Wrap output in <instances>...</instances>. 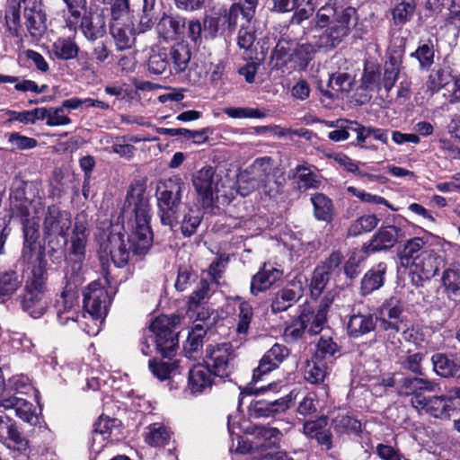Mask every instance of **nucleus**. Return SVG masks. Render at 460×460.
Listing matches in <instances>:
<instances>
[{
    "label": "nucleus",
    "mask_w": 460,
    "mask_h": 460,
    "mask_svg": "<svg viewBox=\"0 0 460 460\" xmlns=\"http://www.w3.org/2000/svg\"><path fill=\"white\" fill-rule=\"evenodd\" d=\"M339 0H329L316 13L306 33L313 43L299 44L294 49L292 58L298 61L300 67H306L315 49L332 50L349 34L356 24V10L339 4Z\"/></svg>",
    "instance_id": "nucleus-1"
},
{
    "label": "nucleus",
    "mask_w": 460,
    "mask_h": 460,
    "mask_svg": "<svg viewBox=\"0 0 460 460\" xmlns=\"http://www.w3.org/2000/svg\"><path fill=\"white\" fill-rule=\"evenodd\" d=\"M132 208L133 218H129L125 229L128 232L127 240L124 234H111L107 242L101 245V259L110 256L114 265L122 268L128 264L130 252L135 254L146 252L151 246L153 234L150 227V207L144 191L130 190L127 194L125 207Z\"/></svg>",
    "instance_id": "nucleus-2"
},
{
    "label": "nucleus",
    "mask_w": 460,
    "mask_h": 460,
    "mask_svg": "<svg viewBox=\"0 0 460 460\" xmlns=\"http://www.w3.org/2000/svg\"><path fill=\"white\" fill-rule=\"evenodd\" d=\"M236 195L248 196L255 190L270 197L275 198L280 194L284 185V178L277 176L274 161L269 156L256 158L248 167L237 175Z\"/></svg>",
    "instance_id": "nucleus-3"
},
{
    "label": "nucleus",
    "mask_w": 460,
    "mask_h": 460,
    "mask_svg": "<svg viewBox=\"0 0 460 460\" xmlns=\"http://www.w3.org/2000/svg\"><path fill=\"white\" fill-rule=\"evenodd\" d=\"M191 181L203 208H212L220 199L222 202L229 203L236 196V190L232 181L226 177L224 178L210 165L197 171Z\"/></svg>",
    "instance_id": "nucleus-4"
},
{
    "label": "nucleus",
    "mask_w": 460,
    "mask_h": 460,
    "mask_svg": "<svg viewBox=\"0 0 460 460\" xmlns=\"http://www.w3.org/2000/svg\"><path fill=\"white\" fill-rule=\"evenodd\" d=\"M72 225L71 214L58 207L49 206L43 220V235L47 252L54 263H60L66 257V234Z\"/></svg>",
    "instance_id": "nucleus-5"
},
{
    "label": "nucleus",
    "mask_w": 460,
    "mask_h": 460,
    "mask_svg": "<svg viewBox=\"0 0 460 460\" xmlns=\"http://www.w3.org/2000/svg\"><path fill=\"white\" fill-rule=\"evenodd\" d=\"M37 260L38 264L32 266L27 276L22 300L23 310L33 318L43 315L48 306L45 262L40 257Z\"/></svg>",
    "instance_id": "nucleus-6"
},
{
    "label": "nucleus",
    "mask_w": 460,
    "mask_h": 460,
    "mask_svg": "<svg viewBox=\"0 0 460 460\" xmlns=\"http://www.w3.org/2000/svg\"><path fill=\"white\" fill-rule=\"evenodd\" d=\"M185 182L178 176L160 181L156 189L159 214L163 225L172 226L178 222V207Z\"/></svg>",
    "instance_id": "nucleus-7"
},
{
    "label": "nucleus",
    "mask_w": 460,
    "mask_h": 460,
    "mask_svg": "<svg viewBox=\"0 0 460 460\" xmlns=\"http://www.w3.org/2000/svg\"><path fill=\"white\" fill-rule=\"evenodd\" d=\"M179 315H163L150 324V331L155 336L156 348L164 357H170L178 348L177 333L172 330L180 323Z\"/></svg>",
    "instance_id": "nucleus-8"
},
{
    "label": "nucleus",
    "mask_w": 460,
    "mask_h": 460,
    "mask_svg": "<svg viewBox=\"0 0 460 460\" xmlns=\"http://www.w3.org/2000/svg\"><path fill=\"white\" fill-rule=\"evenodd\" d=\"M22 4H25L23 16L28 31L33 38L40 37L46 30V14L42 11L41 4L37 0H18L16 5L10 7L14 23L20 22Z\"/></svg>",
    "instance_id": "nucleus-9"
},
{
    "label": "nucleus",
    "mask_w": 460,
    "mask_h": 460,
    "mask_svg": "<svg viewBox=\"0 0 460 460\" xmlns=\"http://www.w3.org/2000/svg\"><path fill=\"white\" fill-rule=\"evenodd\" d=\"M233 346L228 342L208 345L206 349L205 363L215 376H228L234 359Z\"/></svg>",
    "instance_id": "nucleus-10"
},
{
    "label": "nucleus",
    "mask_w": 460,
    "mask_h": 460,
    "mask_svg": "<svg viewBox=\"0 0 460 460\" xmlns=\"http://www.w3.org/2000/svg\"><path fill=\"white\" fill-rule=\"evenodd\" d=\"M455 399L457 398L454 396L453 390H450L447 394L429 397L417 396L413 401V408L419 411H424L433 418L448 420L451 416V411L455 410Z\"/></svg>",
    "instance_id": "nucleus-11"
},
{
    "label": "nucleus",
    "mask_w": 460,
    "mask_h": 460,
    "mask_svg": "<svg viewBox=\"0 0 460 460\" xmlns=\"http://www.w3.org/2000/svg\"><path fill=\"white\" fill-rule=\"evenodd\" d=\"M83 302L85 312L93 319L99 320L106 315L111 297L100 282L93 281L84 290Z\"/></svg>",
    "instance_id": "nucleus-12"
},
{
    "label": "nucleus",
    "mask_w": 460,
    "mask_h": 460,
    "mask_svg": "<svg viewBox=\"0 0 460 460\" xmlns=\"http://www.w3.org/2000/svg\"><path fill=\"white\" fill-rule=\"evenodd\" d=\"M84 36L93 42L106 34V18L103 9H90L79 20Z\"/></svg>",
    "instance_id": "nucleus-13"
},
{
    "label": "nucleus",
    "mask_w": 460,
    "mask_h": 460,
    "mask_svg": "<svg viewBox=\"0 0 460 460\" xmlns=\"http://www.w3.org/2000/svg\"><path fill=\"white\" fill-rule=\"evenodd\" d=\"M411 265L413 267V272L418 274L420 279L429 280L445 266V260L434 251L425 250L414 258Z\"/></svg>",
    "instance_id": "nucleus-14"
},
{
    "label": "nucleus",
    "mask_w": 460,
    "mask_h": 460,
    "mask_svg": "<svg viewBox=\"0 0 460 460\" xmlns=\"http://www.w3.org/2000/svg\"><path fill=\"white\" fill-rule=\"evenodd\" d=\"M304 295V283L301 279L290 281L284 288L276 293L272 303L273 313L288 310L295 305Z\"/></svg>",
    "instance_id": "nucleus-15"
},
{
    "label": "nucleus",
    "mask_w": 460,
    "mask_h": 460,
    "mask_svg": "<svg viewBox=\"0 0 460 460\" xmlns=\"http://www.w3.org/2000/svg\"><path fill=\"white\" fill-rule=\"evenodd\" d=\"M289 355L288 349L281 344H274L261 358L259 366L253 370L252 381L258 382L262 376L277 368Z\"/></svg>",
    "instance_id": "nucleus-16"
},
{
    "label": "nucleus",
    "mask_w": 460,
    "mask_h": 460,
    "mask_svg": "<svg viewBox=\"0 0 460 460\" xmlns=\"http://www.w3.org/2000/svg\"><path fill=\"white\" fill-rule=\"evenodd\" d=\"M27 210L22 209V223L23 225L24 243L22 252V259L31 263L36 254L39 238V224L34 218H28Z\"/></svg>",
    "instance_id": "nucleus-17"
},
{
    "label": "nucleus",
    "mask_w": 460,
    "mask_h": 460,
    "mask_svg": "<svg viewBox=\"0 0 460 460\" xmlns=\"http://www.w3.org/2000/svg\"><path fill=\"white\" fill-rule=\"evenodd\" d=\"M88 236L89 230L85 223L76 219L69 240L67 252L69 257L78 263V269L80 263L85 259Z\"/></svg>",
    "instance_id": "nucleus-18"
},
{
    "label": "nucleus",
    "mask_w": 460,
    "mask_h": 460,
    "mask_svg": "<svg viewBox=\"0 0 460 460\" xmlns=\"http://www.w3.org/2000/svg\"><path fill=\"white\" fill-rule=\"evenodd\" d=\"M258 0H243L234 3L228 10L220 11L228 31L233 32L235 30L239 14L249 22L254 16Z\"/></svg>",
    "instance_id": "nucleus-19"
},
{
    "label": "nucleus",
    "mask_w": 460,
    "mask_h": 460,
    "mask_svg": "<svg viewBox=\"0 0 460 460\" xmlns=\"http://www.w3.org/2000/svg\"><path fill=\"white\" fill-rule=\"evenodd\" d=\"M291 399L288 396L272 401H252L249 406V413L253 418H269L286 411L290 407Z\"/></svg>",
    "instance_id": "nucleus-20"
},
{
    "label": "nucleus",
    "mask_w": 460,
    "mask_h": 460,
    "mask_svg": "<svg viewBox=\"0 0 460 460\" xmlns=\"http://www.w3.org/2000/svg\"><path fill=\"white\" fill-rule=\"evenodd\" d=\"M437 384L420 377H401L398 383V394L401 396L411 395V403L413 406L415 397H424L423 392H434Z\"/></svg>",
    "instance_id": "nucleus-21"
},
{
    "label": "nucleus",
    "mask_w": 460,
    "mask_h": 460,
    "mask_svg": "<svg viewBox=\"0 0 460 460\" xmlns=\"http://www.w3.org/2000/svg\"><path fill=\"white\" fill-rule=\"evenodd\" d=\"M0 442L8 447L13 446L19 451H25L28 447V441L18 430L15 422L6 416H0Z\"/></svg>",
    "instance_id": "nucleus-22"
},
{
    "label": "nucleus",
    "mask_w": 460,
    "mask_h": 460,
    "mask_svg": "<svg viewBox=\"0 0 460 460\" xmlns=\"http://www.w3.org/2000/svg\"><path fill=\"white\" fill-rule=\"evenodd\" d=\"M282 274V270L265 263L252 279L251 294L257 296L259 293L266 291L281 279Z\"/></svg>",
    "instance_id": "nucleus-23"
},
{
    "label": "nucleus",
    "mask_w": 460,
    "mask_h": 460,
    "mask_svg": "<svg viewBox=\"0 0 460 460\" xmlns=\"http://www.w3.org/2000/svg\"><path fill=\"white\" fill-rule=\"evenodd\" d=\"M402 237V229L396 226H386L381 227L372 237L367 250L378 252L387 250L395 245L399 238Z\"/></svg>",
    "instance_id": "nucleus-24"
},
{
    "label": "nucleus",
    "mask_w": 460,
    "mask_h": 460,
    "mask_svg": "<svg viewBox=\"0 0 460 460\" xmlns=\"http://www.w3.org/2000/svg\"><path fill=\"white\" fill-rule=\"evenodd\" d=\"M433 370L444 378L460 377V358L456 355L436 353L431 358Z\"/></svg>",
    "instance_id": "nucleus-25"
},
{
    "label": "nucleus",
    "mask_w": 460,
    "mask_h": 460,
    "mask_svg": "<svg viewBox=\"0 0 460 460\" xmlns=\"http://www.w3.org/2000/svg\"><path fill=\"white\" fill-rule=\"evenodd\" d=\"M117 420L101 416L93 425L92 450L101 452L106 441L111 438L112 429L116 427Z\"/></svg>",
    "instance_id": "nucleus-26"
},
{
    "label": "nucleus",
    "mask_w": 460,
    "mask_h": 460,
    "mask_svg": "<svg viewBox=\"0 0 460 460\" xmlns=\"http://www.w3.org/2000/svg\"><path fill=\"white\" fill-rule=\"evenodd\" d=\"M212 370L204 365L194 366L189 372V388L192 394L202 393L212 385Z\"/></svg>",
    "instance_id": "nucleus-27"
},
{
    "label": "nucleus",
    "mask_w": 460,
    "mask_h": 460,
    "mask_svg": "<svg viewBox=\"0 0 460 460\" xmlns=\"http://www.w3.org/2000/svg\"><path fill=\"white\" fill-rule=\"evenodd\" d=\"M376 319L372 314H353L347 323L349 337L359 338L375 330Z\"/></svg>",
    "instance_id": "nucleus-28"
},
{
    "label": "nucleus",
    "mask_w": 460,
    "mask_h": 460,
    "mask_svg": "<svg viewBox=\"0 0 460 460\" xmlns=\"http://www.w3.org/2000/svg\"><path fill=\"white\" fill-rule=\"evenodd\" d=\"M169 64L172 65L175 74L183 73L190 61L191 52L190 47L183 43H176L167 49Z\"/></svg>",
    "instance_id": "nucleus-29"
},
{
    "label": "nucleus",
    "mask_w": 460,
    "mask_h": 460,
    "mask_svg": "<svg viewBox=\"0 0 460 460\" xmlns=\"http://www.w3.org/2000/svg\"><path fill=\"white\" fill-rule=\"evenodd\" d=\"M351 85V80L346 73L332 74L326 84V88H320L323 96L328 99H338L343 93L349 92Z\"/></svg>",
    "instance_id": "nucleus-30"
},
{
    "label": "nucleus",
    "mask_w": 460,
    "mask_h": 460,
    "mask_svg": "<svg viewBox=\"0 0 460 460\" xmlns=\"http://www.w3.org/2000/svg\"><path fill=\"white\" fill-rule=\"evenodd\" d=\"M373 137L375 140L380 141L384 144L388 143L387 131L382 128L365 127L358 123L357 132L356 146L360 148L376 150L375 145H371L369 138Z\"/></svg>",
    "instance_id": "nucleus-31"
},
{
    "label": "nucleus",
    "mask_w": 460,
    "mask_h": 460,
    "mask_svg": "<svg viewBox=\"0 0 460 460\" xmlns=\"http://www.w3.org/2000/svg\"><path fill=\"white\" fill-rule=\"evenodd\" d=\"M386 270V264L380 262L365 274L361 281V289L364 294H369L384 285Z\"/></svg>",
    "instance_id": "nucleus-32"
},
{
    "label": "nucleus",
    "mask_w": 460,
    "mask_h": 460,
    "mask_svg": "<svg viewBox=\"0 0 460 460\" xmlns=\"http://www.w3.org/2000/svg\"><path fill=\"white\" fill-rule=\"evenodd\" d=\"M185 19L164 14L157 24V31L165 39H173L183 32Z\"/></svg>",
    "instance_id": "nucleus-33"
},
{
    "label": "nucleus",
    "mask_w": 460,
    "mask_h": 460,
    "mask_svg": "<svg viewBox=\"0 0 460 460\" xmlns=\"http://www.w3.org/2000/svg\"><path fill=\"white\" fill-rule=\"evenodd\" d=\"M110 31L118 50H125L133 46L135 42L134 32L128 23L111 24Z\"/></svg>",
    "instance_id": "nucleus-34"
},
{
    "label": "nucleus",
    "mask_w": 460,
    "mask_h": 460,
    "mask_svg": "<svg viewBox=\"0 0 460 460\" xmlns=\"http://www.w3.org/2000/svg\"><path fill=\"white\" fill-rule=\"evenodd\" d=\"M415 0H395L392 8V17L395 25H404L410 22L416 12Z\"/></svg>",
    "instance_id": "nucleus-35"
},
{
    "label": "nucleus",
    "mask_w": 460,
    "mask_h": 460,
    "mask_svg": "<svg viewBox=\"0 0 460 460\" xmlns=\"http://www.w3.org/2000/svg\"><path fill=\"white\" fill-rule=\"evenodd\" d=\"M169 66L167 49L154 47L150 50L147 59V69L153 75L164 74Z\"/></svg>",
    "instance_id": "nucleus-36"
},
{
    "label": "nucleus",
    "mask_w": 460,
    "mask_h": 460,
    "mask_svg": "<svg viewBox=\"0 0 460 460\" xmlns=\"http://www.w3.org/2000/svg\"><path fill=\"white\" fill-rule=\"evenodd\" d=\"M52 54L58 59L69 60L77 57L79 47L75 40L68 38H58L51 46Z\"/></svg>",
    "instance_id": "nucleus-37"
},
{
    "label": "nucleus",
    "mask_w": 460,
    "mask_h": 460,
    "mask_svg": "<svg viewBox=\"0 0 460 460\" xmlns=\"http://www.w3.org/2000/svg\"><path fill=\"white\" fill-rule=\"evenodd\" d=\"M68 16L66 18V24L69 30H75L82 15L87 12V0H62Z\"/></svg>",
    "instance_id": "nucleus-38"
},
{
    "label": "nucleus",
    "mask_w": 460,
    "mask_h": 460,
    "mask_svg": "<svg viewBox=\"0 0 460 460\" xmlns=\"http://www.w3.org/2000/svg\"><path fill=\"white\" fill-rule=\"evenodd\" d=\"M295 179L297 188L301 191L310 189H319L322 184L321 177L313 172L308 167L298 165L296 167Z\"/></svg>",
    "instance_id": "nucleus-39"
},
{
    "label": "nucleus",
    "mask_w": 460,
    "mask_h": 460,
    "mask_svg": "<svg viewBox=\"0 0 460 460\" xmlns=\"http://www.w3.org/2000/svg\"><path fill=\"white\" fill-rule=\"evenodd\" d=\"M145 442L151 447H162L168 443L171 434L162 424L153 423L146 428Z\"/></svg>",
    "instance_id": "nucleus-40"
},
{
    "label": "nucleus",
    "mask_w": 460,
    "mask_h": 460,
    "mask_svg": "<svg viewBox=\"0 0 460 460\" xmlns=\"http://www.w3.org/2000/svg\"><path fill=\"white\" fill-rule=\"evenodd\" d=\"M22 285L20 276L13 270L0 273V300L4 301L16 293Z\"/></svg>",
    "instance_id": "nucleus-41"
},
{
    "label": "nucleus",
    "mask_w": 460,
    "mask_h": 460,
    "mask_svg": "<svg viewBox=\"0 0 460 460\" xmlns=\"http://www.w3.org/2000/svg\"><path fill=\"white\" fill-rule=\"evenodd\" d=\"M314 214L318 220L330 221L332 217V202L325 195L316 193L311 197Z\"/></svg>",
    "instance_id": "nucleus-42"
},
{
    "label": "nucleus",
    "mask_w": 460,
    "mask_h": 460,
    "mask_svg": "<svg viewBox=\"0 0 460 460\" xmlns=\"http://www.w3.org/2000/svg\"><path fill=\"white\" fill-rule=\"evenodd\" d=\"M327 362L314 358L307 362L305 369V378L311 384H322L328 373Z\"/></svg>",
    "instance_id": "nucleus-43"
},
{
    "label": "nucleus",
    "mask_w": 460,
    "mask_h": 460,
    "mask_svg": "<svg viewBox=\"0 0 460 460\" xmlns=\"http://www.w3.org/2000/svg\"><path fill=\"white\" fill-rule=\"evenodd\" d=\"M452 75L447 68L433 69L427 80V89L432 93H438L448 85L452 80Z\"/></svg>",
    "instance_id": "nucleus-44"
},
{
    "label": "nucleus",
    "mask_w": 460,
    "mask_h": 460,
    "mask_svg": "<svg viewBox=\"0 0 460 460\" xmlns=\"http://www.w3.org/2000/svg\"><path fill=\"white\" fill-rule=\"evenodd\" d=\"M62 307L58 310V319L61 324H67L69 321L78 322L79 314L75 310L76 302L72 295L62 294Z\"/></svg>",
    "instance_id": "nucleus-45"
},
{
    "label": "nucleus",
    "mask_w": 460,
    "mask_h": 460,
    "mask_svg": "<svg viewBox=\"0 0 460 460\" xmlns=\"http://www.w3.org/2000/svg\"><path fill=\"white\" fill-rule=\"evenodd\" d=\"M205 334L206 330L203 325L196 323L194 328L189 333L186 344L184 345L186 357L189 358H195V353H197L202 347Z\"/></svg>",
    "instance_id": "nucleus-46"
},
{
    "label": "nucleus",
    "mask_w": 460,
    "mask_h": 460,
    "mask_svg": "<svg viewBox=\"0 0 460 460\" xmlns=\"http://www.w3.org/2000/svg\"><path fill=\"white\" fill-rule=\"evenodd\" d=\"M426 242L420 237H414L408 240L403 249L400 252V261L403 267H408L411 264L417 253L424 247Z\"/></svg>",
    "instance_id": "nucleus-47"
},
{
    "label": "nucleus",
    "mask_w": 460,
    "mask_h": 460,
    "mask_svg": "<svg viewBox=\"0 0 460 460\" xmlns=\"http://www.w3.org/2000/svg\"><path fill=\"white\" fill-rule=\"evenodd\" d=\"M309 321V314L305 311L302 312L297 319L294 320L288 326L285 328V339L288 341H296L301 339L305 333Z\"/></svg>",
    "instance_id": "nucleus-48"
},
{
    "label": "nucleus",
    "mask_w": 460,
    "mask_h": 460,
    "mask_svg": "<svg viewBox=\"0 0 460 460\" xmlns=\"http://www.w3.org/2000/svg\"><path fill=\"white\" fill-rule=\"evenodd\" d=\"M442 283L448 293L460 297V265H453L443 272Z\"/></svg>",
    "instance_id": "nucleus-49"
},
{
    "label": "nucleus",
    "mask_w": 460,
    "mask_h": 460,
    "mask_svg": "<svg viewBox=\"0 0 460 460\" xmlns=\"http://www.w3.org/2000/svg\"><path fill=\"white\" fill-rule=\"evenodd\" d=\"M253 318L252 306L246 301L240 303L237 314L236 332L239 335H246Z\"/></svg>",
    "instance_id": "nucleus-50"
},
{
    "label": "nucleus",
    "mask_w": 460,
    "mask_h": 460,
    "mask_svg": "<svg viewBox=\"0 0 460 460\" xmlns=\"http://www.w3.org/2000/svg\"><path fill=\"white\" fill-rule=\"evenodd\" d=\"M201 218V212L199 209L189 208L188 211L183 215V218L181 222V234L186 237H190L194 234L200 225Z\"/></svg>",
    "instance_id": "nucleus-51"
},
{
    "label": "nucleus",
    "mask_w": 460,
    "mask_h": 460,
    "mask_svg": "<svg viewBox=\"0 0 460 460\" xmlns=\"http://www.w3.org/2000/svg\"><path fill=\"white\" fill-rule=\"evenodd\" d=\"M378 218L375 215H365L355 220L349 228V234L357 236L363 233L370 232L378 224Z\"/></svg>",
    "instance_id": "nucleus-52"
},
{
    "label": "nucleus",
    "mask_w": 460,
    "mask_h": 460,
    "mask_svg": "<svg viewBox=\"0 0 460 460\" xmlns=\"http://www.w3.org/2000/svg\"><path fill=\"white\" fill-rule=\"evenodd\" d=\"M205 37L214 39L219 31L226 26L224 17L219 11L212 15L206 14L203 18Z\"/></svg>",
    "instance_id": "nucleus-53"
},
{
    "label": "nucleus",
    "mask_w": 460,
    "mask_h": 460,
    "mask_svg": "<svg viewBox=\"0 0 460 460\" xmlns=\"http://www.w3.org/2000/svg\"><path fill=\"white\" fill-rule=\"evenodd\" d=\"M111 24H125L129 21V0H114L111 6Z\"/></svg>",
    "instance_id": "nucleus-54"
},
{
    "label": "nucleus",
    "mask_w": 460,
    "mask_h": 460,
    "mask_svg": "<svg viewBox=\"0 0 460 460\" xmlns=\"http://www.w3.org/2000/svg\"><path fill=\"white\" fill-rule=\"evenodd\" d=\"M338 351V345L329 337H321L314 353V358L327 362Z\"/></svg>",
    "instance_id": "nucleus-55"
},
{
    "label": "nucleus",
    "mask_w": 460,
    "mask_h": 460,
    "mask_svg": "<svg viewBox=\"0 0 460 460\" xmlns=\"http://www.w3.org/2000/svg\"><path fill=\"white\" fill-rule=\"evenodd\" d=\"M224 112L233 119H263L267 116L264 111L249 107H229Z\"/></svg>",
    "instance_id": "nucleus-56"
},
{
    "label": "nucleus",
    "mask_w": 460,
    "mask_h": 460,
    "mask_svg": "<svg viewBox=\"0 0 460 460\" xmlns=\"http://www.w3.org/2000/svg\"><path fill=\"white\" fill-rule=\"evenodd\" d=\"M334 429L340 432H359L361 423L348 414H339L333 419Z\"/></svg>",
    "instance_id": "nucleus-57"
},
{
    "label": "nucleus",
    "mask_w": 460,
    "mask_h": 460,
    "mask_svg": "<svg viewBox=\"0 0 460 460\" xmlns=\"http://www.w3.org/2000/svg\"><path fill=\"white\" fill-rule=\"evenodd\" d=\"M330 277L331 276L327 274L326 271H323V270L318 267L315 268L310 283L312 296L317 298L321 296L330 280Z\"/></svg>",
    "instance_id": "nucleus-58"
},
{
    "label": "nucleus",
    "mask_w": 460,
    "mask_h": 460,
    "mask_svg": "<svg viewBox=\"0 0 460 460\" xmlns=\"http://www.w3.org/2000/svg\"><path fill=\"white\" fill-rule=\"evenodd\" d=\"M337 128V129L329 132L328 137L334 142L344 141L349 137L350 132L357 136L358 123L357 121H341Z\"/></svg>",
    "instance_id": "nucleus-59"
},
{
    "label": "nucleus",
    "mask_w": 460,
    "mask_h": 460,
    "mask_svg": "<svg viewBox=\"0 0 460 460\" xmlns=\"http://www.w3.org/2000/svg\"><path fill=\"white\" fill-rule=\"evenodd\" d=\"M8 143L13 150H29L34 148L38 142L35 138L12 132L8 135Z\"/></svg>",
    "instance_id": "nucleus-60"
},
{
    "label": "nucleus",
    "mask_w": 460,
    "mask_h": 460,
    "mask_svg": "<svg viewBox=\"0 0 460 460\" xmlns=\"http://www.w3.org/2000/svg\"><path fill=\"white\" fill-rule=\"evenodd\" d=\"M411 56L419 60L421 69H429L434 62L433 48L428 44L420 46Z\"/></svg>",
    "instance_id": "nucleus-61"
},
{
    "label": "nucleus",
    "mask_w": 460,
    "mask_h": 460,
    "mask_svg": "<svg viewBox=\"0 0 460 460\" xmlns=\"http://www.w3.org/2000/svg\"><path fill=\"white\" fill-rule=\"evenodd\" d=\"M32 407L33 406L31 402L22 398L14 411L15 415L25 422L36 425L38 422V416L33 411Z\"/></svg>",
    "instance_id": "nucleus-62"
},
{
    "label": "nucleus",
    "mask_w": 460,
    "mask_h": 460,
    "mask_svg": "<svg viewBox=\"0 0 460 460\" xmlns=\"http://www.w3.org/2000/svg\"><path fill=\"white\" fill-rule=\"evenodd\" d=\"M149 368L155 377L163 381L169 378L174 365L169 362L149 360Z\"/></svg>",
    "instance_id": "nucleus-63"
},
{
    "label": "nucleus",
    "mask_w": 460,
    "mask_h": 460,
    "mask_svg": "<svg viewBox=\"0 0 460 460\" xmlns=\"http://www.w3.org/2000/svg\"><path fill=\"white\" fill-rule=\"evenodd\" d=\"M444 96L450 104H456L460 102V74L452 76L451 82L445 88Z\"/></svg>",
    "instance_id": "nucleus-64"
}]
</instances>
